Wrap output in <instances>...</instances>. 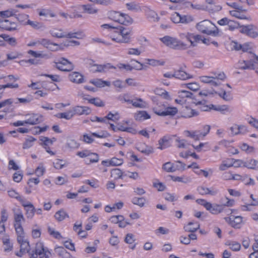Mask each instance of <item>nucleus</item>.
Wrapping results in <instances>:
<instances>
[{"mask_svg": "<svg viewBox=\"0 0 258 258\" xmlns=\"http://www.w3.org/2000/svg\"><path fill=\"white\" fill-rule=\"evenodd\" d=\"M25 221V218L23 212L20 209L14 210V226L16 232L18 235L19 240H22L24 230L22 223Z\"/></svg>", "mask_w": 258, "mask_h": 258, "instance_id": "f257e3e1", "label": "nucleus"}, {"mask_svg": "<svg viewBox=\"0 0 258 258\" xmlns=\"http://www.w3.org/2000/svg\"><path fill=\"white\" fill-rule=\"evenodd\" d=\"M165 45L176 50H184L189 47L188 45L176 38L169 36H165L160 38Z\"/></svg>", "mask_w": 258, "mask_h": 258, "instance_id": "f03ea898", "label": "nucleus"}, {"mask_svg": "<svg viewBox=\"0 0 258 258\" xmlns=\"http://www.w3.org/2000/svg\"><path fill=\"white\" fill-rule=\"evenodd\" d=\"M196 27L198 31L204 34L215 36L218 33L216 26L208 20H205L198 23Z\"/></svg>", "mask_w": 258, "mask_h": 258, "instance_id": "7ed1b4c3", "label": "nucleus"}, {"mask_svg": "<svg viewBox=\"0 0 258 258\" xmlns=\"http://www.w3.org/2000/svg\"><path fill=\"white\" fill-rule=\"evenodd\" d=\"M117 32L119 33L116 37H111V39L117 43H128L131 41V35L132 29L120 27L117 29Z\"/></svg>", "mask_w": 258, "mask_h": 258, "instance_id": "20e7f679", "label": "nucleus"}, {"mask_svg": "<svg viewBox=\"0 0 258 258\" xmlns=\"http://www.w3.org/2000/svg\"><path fill=\"white\" fill-rule=\"evenodd\" d=\"M227 215H229V224L234 228H240L242 224V217L238 215L237 211L227 209Z\"/></svg>", "mask_w": 258, "mask_h": 258, "instance_id": "39448f33", "label": "nucleus"}, {"mask_svg": "<svg viewBox=\"0 0 258 258\" xmlns=\"http://www.w3.org/2000/svg\"><path fill=\"white\" fill-rule=\"evenodd\" d=\"M239 31L252 38L258 37V27L253 24L241 26Z\"/></svg>", "mask_w": 258, "mask_h": 258, "instance_id": "423d86ee", "label": "nucleus"}, {"mask_svg": "<svg viewBox=\"0 0 258 258\" xmlns=\"http://www.w3.org/2000/svg\"><path fill=\"white\" fill-rule=\"evenodd\" d=\"M178 97L175 100L177 103L184 104L189 102L195 103L192 93L186 90H181L178 91Z\"/></svg>", "mask_w": 258, "mask_h": 258, "instance_id": "0eeeda50", "label": "nucleus"}, {"mask_svg": "<svg viewBox=\"0 0 258 258\" xmlns=\"http://www.w3.org/2000/svg\"><path fill=\"white\" fill-rule=\"evenodd\" d=\"M179 37L181 39H185L190 42V46L194 47L196 43L199 42L201 39V35H196L188 32H181L179 34Z\"/></svg>", "mask_w": 258, "mask_h": 258, "instance_id": "6e6552de", "label": "nucleus"}, {"mask_svg": "<svg viewBox=\"0 0 258 258\" xmlns=\"http://www.w3.org/2000/svg\"><path fill=\"white\" fill-rule=\"evenodd\" d=\"M55 67L58 70L65 72L70 71L74 68L72 63L64 58H61L57 62H55Z\"/></svg>", "mask_w": 258, "mask_h": 258, "instance_id": "1a4fd4ad", "label": "nucleus"}, {"mask_svg": "<svg viewBox=\"0 0 258 258\" xmlns=\"http://www.w3.org/2000/svg\"><path fill=\"white\" fill-rule=\"evenodd\" d=\"M155 114L160 116H173L177 113V109L175 107H167L165 108L164 110H161L158 108L155 107L153 109Z\"/></svg>", "mask_w": 258, "mask_h": 258, "instance_id": "9d476101", "label": "nucleus"}, {"mask_svg": "<svg viewBox=\"0 0 258 258\" xmlns=\"http://www.w3.org/2000/svg\"><path fill=\"white\" fill-rule=\"evenodd\" d=\"M26 119L25 122L30 125H34L39 123L43 120V116L37 114H27L25 115Z\"/></svg>", "mask_w": 258, "mask_h": 258, "instance_id": "9b49d317", "label": "nucleus"}, {"mask_svg": "<svg viewBox=\"0 0 258 258\" xmlns=\"http://www.w3.org/2000/svg\"><path fill=\"white\" fill-rule=\"evenodd\" d=\"M91 68L92 71L95 73H105L106 71L110 69H116V67L113 66L109 63L103 64H98L94 63L92 64Z\"/></svg>", "mask_w": 258, "mask_h": 258, "instance_id": "f8f14e48", "label": "nucleus"}, {"mask_svg": "<svg viewBox=\"0 0 258 258\" xmlns=\"http://www.w3.org/2000/svg\"><path fill=\"white\" fill-rule=\"evenodd\" d=\"M71 110L73 112V116L75 115H88L91 112V110L89 107L83 106H76L73 107Z\"/></svg>", "mask_w": 258, "mask_h": 258, "instance_id": "ddd939ff", "label": "nucleus"}, {"mask_svg": "<svg viewBox=\"0 0 258 258\" xmlns=\"http://www.w3.org/2000/svg\"><path fill=\"white\" fill-rule=\"evenodd\" d=\"M45 252L48 251L44 249L42 243L38 242L36 244L35 250L29 252V256L30 258H37L38 255L41 256Z\"/></svg>", "mask_w": 258, "mask_h": 258, "instance_id": "4468645a", "label": "nucleus"}, {"mask_svg": "<svg viewBox=\"0 0 258 258\" xmlns=\"http://www.w3.org/2000/svg\"><path fill=\"white\" fill-rule=\"evenodd\" d=\"M236 67L241 70H255V64L252 61L240 60L236 63Z\"/></svg>", "mask_w": 258, "mask_h": 258, "instance_id": "2eb2a0df", "label": "nucleus"}, {"mask_svg": "<svg viewBox=\"0 0 258 258\" xmlns=\"http://www.w3.org/2000/svg\"><path fill=\"white\" fill-rule=\"evenodd\" d=\"M230 134L236 135L239 134H244L247 132V127L244 125H233L230 128Z\"/></svg>", "mask_w": 258, "mask_h": 258, "instance_id": "dca6fc26", "label": "nucleus"}, {"mask_svg": "<svg viewBox=\"0 0 258 258\" xmlns=\"http://www.w3.org/2000/svg\"><path fill=\"white\" fill-rule=\"evenodd\" d=\"M49 33L50 35L54 38H64L66 37V32L61 28L58 27L52 28Z\"/></svg>", "mask_w": 258, "mask_h": 258, "instance_id": "f3484780", "label": "nucleus"}, {"mask_svg": "<svg viewBox=\"0 0 258 258\" xmlns=\"http://www.w3.org/2000/svg\"><path fill=\"white\" fill-rule=\"evenodd\" d=\"M201 195H209L211 196H215L218 194V190L215 187H211L210 188L205 186H200L198 189Z\"/></svg>", "mask_w": 258, "mask_h": 258, "instance_id": "a211bd4d", "label": "nucleus"}, {"mask_svg": "<svg viewBox=\"0 0 258 258\" xmlns=\"http://www.w3.org/2000/svg\"><path fill=\"white\" fill-rule=\"evenodd\" d=\"M143 11L145 15L148 18L153 19L154 21H158L159 20V18L158 14L150 7L145 6L143 7Z\"/></svg>", "mask_w": 258, "mask_h": 258, "instance_id": "6ab92c4d", "label": "nucleus"}, {"mask_svg": "<svg viewBox=\"0 0 258 258\" xmlns=\"http://www.w3.org/2000/svg\"><path fill=\"white\" fill-rule=\"evenodd\" d=\"M200 225L198 222L191 221L183 227L184 230L188 232L194 233L200 229Z\"/></svg>", "mask_w": 258, "mask_h": 258, "instance_id": "aec40b11", "label": "nucleus"}, {"mask_svg": "<svg viewBox=\"0 0 258 258\" xmlns=\"http://www.w3.org/2000/svg\"><path fill=\"white\" fill-rule=\"evenodd\" d=\"M70 80L75 83L81 84L84 82L83 76L78 72H72L69 75Z\"/></svg>", "mask_w": 258, "mask_h": 258, "instance_id": "412c9836", "label": "nucleus"}, {"mask_svg": "<svg viewBox=\"0 0 258 258\" xmlns=\"http://www.w3.org/2000/svg\"><path fill=\"white\" fill-rule=\"evenodd\" d=\"M54 251L61 258H73L72 255L62 246L56 247Z\"/></svg>", "mask_w": 258, "mask_h": 258, "instance_id": "4be33fe9", "label": "nucleus"}, {"mask_svg": "<svg viewBox=\"0 0 258 258\" xmlns=\"http://www.w3.org/2000/svg\"><path fill=\"white\" fill-rule=\"evenodd\" d=\"M244 167L248 169L258 170V161L253 159L244 160Z\"/></svg>", "mask_w": 258, "mask_h": 258, "instance_id": "5701e85b", "label": "nucleus"}, {"mask_svg": "<svg viewBox=\"0 0 258 258\" xmlns=\"http://www.w3.org/2000/svg\"><path fill=\"white\" fill-rule=\"evenodd\" d=\"M124 241L129 244V248L134 249L136 246L135 236L132 233H127L125 237Z\"/></svg>", "mask_w": 258, "mask_h": 258, "instance_id": "b1692460", "label": "nucleus"}, {"mask_svg": "<svg viewBox=\"0 0 258 258\" xmlns=\"http://www.w3.org/2000/svg\"><path fill=\"white\" fill-rule=\"evenodd\" d=\"M134 22L133 19L128 15L121 13L119 23L124 25H130Z\"/></svg>", "mask_w": 258, "mask_h": 258, "instance_id": "393cba45", "label": "nucleus"}, {"mask_svg": "<svg viewBox=\"0 0 258 258\" xmlns=\"http://www.w3.org/2000/svg\"><path fill=\"white\" fill-rule=\"evenodd\" d=\"M199 80L203 83L209 84L211 85L217 86L219 84V83L215 81L214 77L203 76L200 77Z\"/></svg>", "mask_w": 258, "mask_h": 258, "instance_id": "a878e982", "label": "nucleus"}, {"mask_svg": "<svg viewBox=\"0 0 258 258\" xmlns=\"http://www.w3.org/2000/svg\"><path fill=\"white\" fill-rule=\"evenodd\" d=\"M131 104L136 108H144L147 106V103L142 99L140 98H135L131 101Z\"/></svg>", "mask_w": 258, "mask_h": 258, "instance_id": "bb28decb", "label": "nucleus"}, {"mask_svg": "<svg viewBox=\"0 0 258 258\" xmlns=\"http://www.w3.org/2000/svg\"><path fill=\"white\" fill-rule=\"evenodd\" d=\"M182 116L185 118H190L198 115L197 111L187 106H185L182 110Z\"/></svg>", "mask_w": 258, "mask_h": 258, "instance_id": "cd10ccee", "label": "nucleus"}, {"mask_svg": "<svg viewBox=\"0 0 258 258\" xmlns=\"http://www.w3.org/2000/svg\"><path fill=\"white\" fill-rule=\"evenodd\" d=\"M150 117V115L146 111H139L134 114V118L137 121H142Z\"/></svg>", "mask_w": 258, "mask_h": 258, "instance_id": "c85d7f7f", "label": "nucleus"}, {"mask_svg": "<svg viewBox=\"0 0 258 258\" xmlns=\"http://www.w3.org/2000/svg\"><path fill=\"white\" fill-rule=\"evenodd\" d=\"M225 208V206L224 205H212L211 203V206L209 209H208V211H210L213 214H218L221 212H222Z\"/></svg>", "mask_w": 258, "mask_h": 258, "instance_id": "c756f323", "label": "nucleus"}, {"mask_svg": "<svg viewBox=\"0 0 258 258\" xmlns=\"http://www.w3.org/2000/svg\"><path fill=\"white\" fill-rule=\"evenodd\" d=\"M86 36L85 34L82 31L66 32L65 38L83 39Z\"/></svg>", "mask_w": 258, "mask_h": 258, "instance_id": "7c9ffc66", "label": "nucleus"}, {"mask_svg": "<svg viewBox=\"0 0 258 258\" xmlns=\"http://www.w3.org/2000/svg\"><path fill=\"white\" fill-rule=\"evenodd\" d=\"M174 76V78L182 80H185L192 78V76L182 70H178L175 72Z\"/></svg>", "mask_w": 258, "mask_h": 258, "instance_id": "2f4dec72", "label": "nucleus"}, {"mask_svg": "<svg viewBox=\"0 0 258 258\" xmlns=\"http://www.w3.org/2000/svg\"><path fill=\"white\" fill-rule=\"evenodd\" d=\"M24 235H25V233L24 232H23V236H22V240L21 241H19V238H18V236H17V240L18 241V242L21 244V249H20V251L21 252H25V251H27V252H28L29 253V252H31V251H30L29 250V242H28L27 241H26V240H24Z\"/></svg>", "mask_w": 258, "mask_h": 258, "instance_id": "473e14b6", "label": "nucleus"}, {"mask_svg": "<svg viewBox=\"0 0 258 258\" xmlns=\"http://www.w3.org/2000/svg\"><path fill=\"white\" fill-rule=\"evenodd\" d=\"M90 83L96 86L97 87H103L105 86H110V83L108 81H103L101 79H96L94 80H91L90 81Z\"/></svg>", "mask_w": 258, "mask_h": 258, "instance_id": "72a5a7b5", "label": "nucleus"}, {"mask_svg": "<svg viewBox=\"0 0 258 258\" xmlns=\"http://www.w3.org/2000/svg\"><path fill=\"white\" fill-rule=\"evenodd\" d=\"M66 148L70 150H74L79 148L80 144L74 139H69L66 144Z\"/></svg>", "mask_w": 258, "mask_h": 258, "instance_id": "f704fd0d", "label": "nucleus"}, {"mask_svg": "<svg viewBox=\"0 0 258 258\" xmlns=\"http://www.w3.org/2000/svg\"><path fill=\"white\" fill-rule=\"evenodd\" d=\"M125 6L126 9L131 11H134L136 12L141 11V7L140 6L139 4L136 3L135 2H131L129 3H126L125 4Z\"/></svg>", "mask_w": 258, "mask_h": 258, "instance_id": "c9c22d12", "label": "nucleus"}, {"mask_svg": "<svg viewBox=\"0 0 258 258\" xmlns=\"http://www.w3.org/2000/svg\"><path fill=\"white\" fill-rule=\"evenodd\" d=\"M99 160V156L97 154L91 152L89 156L85 160V162L86 164L89 165L91 163L98 162Z\"/></svg>", "mask_w": 258, "mask_h": 258, "instance_id": "e433bc0d", "label": "nucleus"}, {"mask_svg": "<svg viewBox=\"0 0 258 258\" xmlns=\"http://www.w3.org/2000/svg\"><path fill=\"white\" fill-rule=\"evenodd\" d=\"M169 139L167 137H163L160 139L158 141L159 147L158 149L163 150L169 146Z\"/></svg>", "mask_w": 258, "mask_h": 258, "instance_id": "4c0bfd02", "label": "nucleus"}, {"mask_svg": "<svg viewBox=\"0 0 258 258\" xmlns=\"http://www.w3.org/2000/svg\"><path fill=\"white\" fill-rule=\"evenodd\" d=\"M123 175H124V172H122V171L118 168L112 169L110 171V176L114 179L121 178Z\"/></svg>", "mask_w": 258, "mask_h": 258, "instance_id": "58836bf2", "label": "nucleus"}, {"mask_svg": "<svg viewBox=\"0 0 258 258\" xmlns=\"http://www.w3.org/2000/svg\"><path fill=\"white\" fill-rule=\"evenodd\" d=\"M27 25H29L33 28L37 30L45 28L44 25L42 23L37 21H31L29 20V21H27Z\"/></svg>", "mask_w": 258, "mask_h": 258, "instance_id": "ea45409f", "label": "nucleus"}, {"mask_svg": "<svg viewBox=\"0 0 258 258\" xmlns=\"http://www.w3.org/2000/svg\"><path fill=\"white\" fill-rule=\"evenodd\" d=\"M4 250L6 253H9L12 251L13 246L12 243L10 242V239L8 238L3 240Z\"/></svg>", "mask_w": 258, "mask_h": 258, "instance_id": "a19ab883", "label": "nucleus"}, {"mask_svg": "<svg viewBox=\"0 0 258 258\" xmlns=\"http://www.w3.org/2000/svg\"><path fill=\"white\" fill-rule=\"evenodd\" d=\"M82 8L84 12L89 14H96L98 12V10L92 7L90 5H84Z\"/></svg>", "mask_w": 258, "mask_h": 258, "instance_id": "79ce46f5", "label": "nucleus"}, {"mask_svg": "<svg viewBox=\"0 0 258 258\" xmlns=\"http://www.w3.org/2000/svg\"><path fill=\"white\" fill-rule=\"evenodd\" d=\"M240 148L242 151H244L247 154H251L255 152L253 147L250 146L246 143H242L239 145Z\"/></svg>", "mask_w": 258, "mask_h": 258, "instance_id": "37998d69", "label": "nucleus"}, {"mask_svg": "<svg viewBox=\"0 0 258 258\" xmlns=\"http://www.w3.org/2000/svg\"><path fill=\"white\" fill-rule=\"evenodd\" d=\"M243 175L234 174L231 172L227 173V180H240L242 182Z\"/></svg>", "mask_w": 258, "mask_h": 258, "instance_id": "c03bdc74", "label": "nucleus"}, {"mask_svg": "<svg viewBox=\"0 0 258 258\" xmlns=\"http://www.w3.org/2000/svg\"><path fill=\"white\" fill-rule=\"evenodd\" d=\"M242 182L246 186H253L255 184L254 180L248 174H243Z\"/></svg>", "mask_w": 258, "mask_h": 258, "instance_id": "a18cd8bd", "label": "nucleus"}, {"mask_svg": "<svg viewBox=\"0 0 258 258\" xmlns=\"http://www.w3.org/2000/svg\"><path fill=\"white\" fill-rule=\"evenodd\" d=\"M155 93L156 94L161 96L163 98L165 99H170V97L168 92L166 90L160 89V88H156L155 90Z\"/></svg>", "mask_w": 258, "mask_h": 258, "instance_id": "49530a36", "label": "nucleus"}, {"mask_svg": "<svg viewBox=\"0 0 258 258\" xmlns=\"http://www.w3.org/2000/svg\"><path fill=\"white\" fill-rule=\"evenodd\" d=\"M55 116L58 118H64L69 120L73 118V114L72 110L70 109L66 112L58 113Z\"/></svg>", "mask_w": 258, "mask_h": 258, "instance_id": "de8ad7c7", "label": "nucleus"}, {"mask_svg": "<svg viewBox=\"0 0 258 258\" xmlns=\"http://www.w3.org/2000/svg\"><path fill=\"white\" fill-rule=\"evenodd\" d=\"M146 61L148 64L153 67L162 66L165 64V62L161 60L147 59Z\"/></svg>", "mask_w": 258, "mask_h": 258, "instance_id": "09e8293b", "label": "nucleus"}, {"mask_svg": "<svg viewBox=\"0 0 258 258\" xmlns=\"http://www.w3.org/2000/svg\"><path fill=\"white\" fill-rule=\"evenodd\" d=\"M36 140V139L32 137H28L23 143V148L24 149H27L31 148L33 145V142Z\"/></svg>", "mask_w": 258, "mask_h": 258, "instance_id": "8fccbe9b", "label": "nucleus"}, {"mask_svg": "<svg viewBox=\"0 0 258 258\" xmlns=\"http://www.w3.org/2000/svg\"><path fill=\"white\" fill-rule=\"evenodd\" d=\"M26 215L28 219H32L34 216L35 212V208L33 205H30L29 207L25 208Z\"/></svg>", "mask_w": 258, "mask_h": 258, "instance_id": "3c124183", "label": "nucleus"}, {"mask_svg": "<svg viewBox=\"0 0 258 258\" xmlns=\"http://www.w3.org/2000/svg\"><path fill=\"white\" fill-rule=\"evenodd\" d=\"M172 179L174 181L180 182L184 183H187L191 181V179L190 177L184 175L182 176H175L173 177Z\"/></svg>", "mask_w": 258, "mask_h": 258, "instance_id": "603ef678", "label": "nucleus"}, {"mask_svg": "<svg viewBox=\"0 0 258 258\" xmlns=\"http://www.w3.org/2000/svg\"><path fill=\"white\" fill-rule=\"evenodd\" d=\"M163 169L168 172H173L177 170V168L171 162H167L163 164Z\"/></svg>", "mask_w": 258, "mask_h": 258, "instance_id": "864d4df0", "label": "nucleus"}, {"mask_svg": "<svg viewBox=\"0 0 258 258\" xmlns=\"http://www.w3.org/2000/svg\"><path fill=\"white\" fill-rule=\"evenodd\" d=\"M195 104L199 109L203 111H207L212 108L211 104L207 105L205 102L199 101Z\"/></svg>", "mask_w": 258, "mask_h": 258, "instance_id": "5fc2aeb1", "label": "nucleus"}, {"mask_svg": "<svg viewBox=\"0 0 258 258\" xmlns=\"http://www.w3.org/2000/svg\"><path fill=\"white\" fill-rule=\"evenodd\" d=\"M227 26L229 30L233 31L236 29L240 28L238 22L232 20H227Z\"/></svg>", "mask_w": 258, "mask_h": 258, "instance_id": "6e6d98bb", "label": "nucleus"}, {"mask_svg": "<svg viewBox=\"0 0 258 258\" xmlns=\"http://www.w3.org/2000/svg\"><path fill=\"white\" fill-rule=\"evenodd\" d=\"M121 13L116 11H111L108 14L110 19L119 23Z\"/></svg>", "mask_w": 258, "mask_h": 258, "instance_id": "4d7b16f0", "label": "nucleus"}, {"mask_svg": "<svg viewBox=\"0 0 258 258\" xmlns=\"http://www.w3.org/2000/svg\"><path fill=\"white\" fill-rule=\"evenodd\" d=\"M227 245L233 251H238L241 248L240 243L236 241H229L227 243Z\"/></svg>", "mask_w": 258, "mask_h": 258, "instance_id": "13d9d810", "label": "nucleus"}, {"mask_svg": "<svg viewBox=\"0 0 258 258\" xmlns=\"http://www.w3.org/2000/svg\"><path fill=\"white\" fill-rule=\"evenodd\" d=\"M38 15L39 16H45L49 15L50 17L53 18L56 15L50 10L42 9L39 11Z\"/></svg>", "mask_w": 258, "mask_h": 258, "instance_id": "bf43d9fd", "label": "nucleus"}, {"mask_svg": "<svg viewBox=\"0 0 258 258\" xmlns=\"http://www.w3.org/2000/svg\"><path fill=\"white\" fill-rule=\"evenodd\" d=\"M104 118H106V122L105 123H108V120H111L114 121L118 120L119 119V116L118 113L117 112H115L114 114L109 112Z\"/></svg>", "mask_w": 258, "mask_h": 258, "instance_id": "052dcab7", "label": "nucleus"}, {"mask_svg": "<svg viewBox=\"0 0 258 258\" xmlns=\"http://www.w3.org/2000/svg\"><path fill=\"white\" fill-rule=\"evenodd\" d=\"M48 231L49 234L55 238L60 239L62 238L60 233L58 231H56L53 228L48 227Z\"/></svg>", "mask_w": 258, "mask_h": 258, "instance_id": "680f3d73", "label": "nucleus"}, {"mask_svg": "<svg viewBox=\"0 0 258 258\" xmlns=\"http://www.w3.org/2000/svg\"><path fill=\"white\" fill-rule=\"evenodd\" d=\"M41 229L37 225H35L33 226L32 230V236L34 238H39L41 235Z\"/></svg>", "mask_w": 258, "mask_h": 258, "instance_id": "e2e57ef3", "label": "nucleus"}, {"mask_svg": "<svg viewBox=\"0 0 258 258\" xmlns=\"http://www.w3.org/2000/svg\"><path fill=\"white\" fill-rule=\"evenodd\" d=\"M141 53V49L138 48H129L126 52L127 54L134 56H139Z\"/></svg>", "mask_w": 258, "mask_h": 258, "instance_id": "0e129e2a", "label": "nucleus"}, {"mask_svg": "<svg viewBox=\"0 0 258 258\" xmlns=\"http://www.w3.org/2000/svg\"><path fill=\"white\" fill-rule=\"evenodd\" d=\"M16 11L13 9H9L6 11H0V17L2 18H8L13 16Z\"/></svg>", "mask_w": 258, "mask_h": 258, "instance_id": "69168bd1", "label": "nucleus"}, {"mask_svg": "<svg viewBox=\"0 0 258 258\" xmlns=\"http://www.w3.org/2000/svg\"><path fill=\"white\" fill-rule=\"evenodd\" d=\"M45 172V168L42 163H40L35 170V173L38 177L43 176Z\"/></svg>", "mask_w": 258, "mask_h": 258, "instance_id": "338daca9", "label": "nucleus"}, {"mask_svg": "<svg viewBox=\"0 0 258 258\" xmlns=\"http://www.w3.org/2000/svg\"><path fill=\"white\" fill-rule=\"evenodd\" d=\"M4 41L8 42L12 46H15L17 44V40L14 37H10L7 35H2Z\"/></svg>", "mask_w": 258, "mask_h": 258, "instance_id": "774afa93", "label": "nucleus"}]
</instances>
